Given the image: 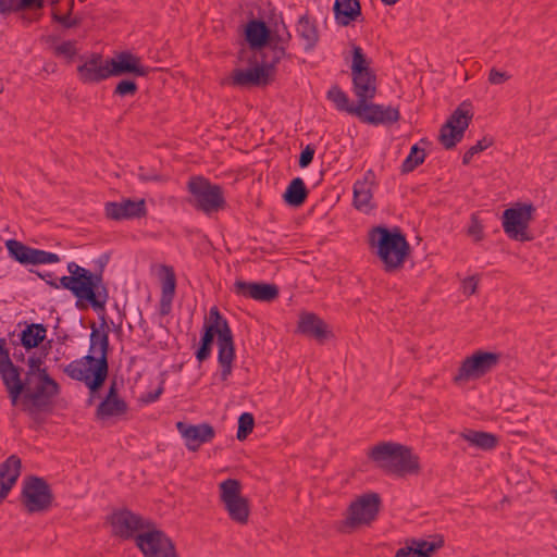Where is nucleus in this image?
I'll return each mask as SVG.
<instances>
[{
	"instance_id": "nucleus-1",
	"label": "nucleus",
	"mask_w": 557,
	"mask_h": 557,
	"mask_svg": "<svg viewBox=\"0 0 557 557\" xmlns=\"http://www.w3.org/2000/svg\"><path fill=\"white\" fill-rule=\"evenodd\" d=\"M109 299V289L85 300L98 313L100 325L95 322L90 324L89 351L86 356L73 360L64 368V373L72 380L84 382L89 389L91 404L96 394L103 386L108 373V354L110 349L109 325L106 319V304Z\"/></svg>"
},
{
	"instance_id": "nucleus-2",
	"label": "nucleus",
	"mask_w": 557,
	"mask_h": 557,
	"mask_svg": "<svg viewBox=\"0 0 557 557\" xmlns=\"http://www.w3.org/2000/svg\"><path fill=\"white\" fill-rule=\"evenodd\" d=\"M215 336L218 337V362L221 367L220 377L221 381L225 382L233 371L235 344L227 320L214 306L210 309L209 318L203 323L199 346L195 351V357L199 363L210 358Z\"/></svg>"
},
{
	"instance_id": "nucleus-3",
	"label": "nucleus",
	"mask_w": 557,
	"mask_h": 557,
	"mask_svg": "<svg viewBox=\"0 0 557 557\" xmlns=\"http://www.w3.org/2000/svg\"><path fill=\"white\" fill-rule=\"evenodd\" d=\"M369 458L387 474L397 476L416 475L420 473V458L408 446L382 442L373 446Z\"/></svg>"
},
{
	"instance_id": "nucleus-4",
	"label": "nucleus",
	"mask_w": 557,
	"mask_h": 557,
	"mask_svg": "<svg viewBox=\"0 0 557 557\" xmlns=\"http://www.w3.org/2000/svg\"><path fill=\"white\" fill-rule=\"evenodd\" d=\"M369 245L376 248V255L387 273L403 268L410 252L406 236L398 227L375 226L369 232Z\"/></svg>"
},
{
	"instance_id": "nucleus-5",
	"label": "nucleus",
	"mask_w": 557,
	"mask_h": 557,
	"mask_svg": "<svg viewBox=\"0 0 557 557\" xmlns=\"http://www.w3.org/2000/svg\"><path fill=\"white\" fill-rule=\"evenodd\" d=\"M25 385V396L22 409L34 421L39 422L41 412L49 413L53 409V399L60 394L59 383L49 373H42L29 379H22Z\"/></svg>"
},
{
	"instance_id": "nucleus-6",
	"label": "nucleus",
	"mask_w": 557,
	"mask_h": 557,
	"mask_svg": "<svg viewBox=\"0 0 557 557\" xmlns=\"http://www.w3.org/2000/svg\"><path fill=\"white\" fill-rule=\"evenodd\" d=\"M187 203L196 211L211 216L226 208L223 188L203 176H191L187 182Z\"/></svg>"
},
{
	"instance_id": "nucleus-7",
	"label": "nucleus",
	"mask_w": 557,
	"mask_h": 557,
	"mask_svg": "<svg viewBox=\"0 0 557 557\" xmlns=\"http://www.w3.org/2000/svg\"><path fill=\"white\" fill-rule=\"evenodd\" d=\"M370 60L360 46H352L351 79L352 91L357 97V104L372 101L377 91V78L370 67Z\"/></svg>"
},
{
	"instance_id": "nucleus-8",
	"label": "nucleus",
	"mask_w": 557,
	"mask_h": 557,
	"mask_svg": "<svg viewBox=\"0 0 557 557\" xmlns=\"http://www.w3.org/2000/svg\"><path fill=\"white\" fill-rule=\"evenodd\" d=\"M381 497L377 493H366L349 505L346 518L338 522L337 531L349 534L356 529L370 525L376 520L381 508Z\"/></svg>"
},
{
	"instance_id": "nucleus-9",
	"label": "nucleus",
	"mask_w": 557,
	"mask_h": 557,
	"mask_svg": "<svg viewBox=\"0 0 557 557\" xmlns=\"http://www.w3.org/2000/svg\"><path fill=\"white\" fill-rule=\"evenodd\" d=\"M48 482L40 476H26L22 484L21 503L28 513L48 511L53 503Z\"/></svg>"
},
{
	"instance_id": "nucleus-10",
	"label": "nucleus",
	"mask_w": 557,
	"mask_h": 557,
	"mask_svg": "<svg viewBox=\"0 0 557 557\" xmlns=\"http://www.w3.org/2000/svg\"><path fill=\"white\" fill-rule=\"evenodd\" d=\"M535 207L532 203L517 202L503 212V228L507 236L513 240L529 242L530 222L533 220Z\"/></svg>"
},
{
	"instance_id": "nucleus-11",
	"label": "nucleus",
	"mask_w": 557,
	"mask_h": 557,
	"mask_svg": "<svg viewBox=\"0 0 557 557\" xmlns=\"http://www.w3.org/2000/svg\"><path fill=\"white\" fill-rule=\"evenodd\" d=\"M220 499L231 520L246 524L249 519V502L242 495V484L236 479H226L219 484Z\"/></svg>"
},
{
	"instance_id": "nucleus-12",
	"label": "nucleus",
	"mask_w": 557,
	"mask_h": 557,
	"mask_svg": "<svg viewBox=\"0 0 557 557\" xmlns=\"http://www.w3.org/2000/svg\"><path fill=\"white\" fill-rule=\"evenodd\" d=\"M499 361L500 354L481 349L476 350L462 360L453 381L455 384L460 385L470 380L480 379L495 369Z\"/></svg>"
},
{
	"instance_id": "nucleus-13",
	"label": "nucleus",
	"mask_w": 557,
	"mask_h": 557,
	"mask_svg": "<svg viewBox=\"0 0 557 557\" xmlns=\"http://www.w3.org/2000/svg\"><path fill=\"white\" fill-rule=\"evenodd\" d=\"M0 377L12 406L22 403L26 393L22 381V369L12 362L5 338H0Z\"/></svg>"
},
{
	"instance_id": "nucleus-14",
	"label": "nucleus",
	"mask_w": 557,
	"mask_h": 557,
	"mask_svg": "<svg viewBox=\"0 0 557 557\" xmlns=\"http://www.w3.org/2000/svg\"><path fill=\"white\" fill-rule=\"evenodd\" d=\"M275 69L272 62L263 58L261 64L255 67L233 70L228 77L221 81V84L233 87L268 86L274 78Z\"/></svg>"
},
{
	"instance_id": "nucleus-15",
	"label": "nucleus",
	"mask_w": 557,
	"mask_h": 557,
	"mask_svg": "<svg viewBox=\"0 0 557 557\" xmlns=\"http://www.w3.org/2000/svg\"><path fill=\"white\" fill-rule=\"evenodd\" d=\"M144 557H178L173 541L161 530H147L135 536Z\"/></svg>"
},
{
	"instance_id": "nucleus-16",
	"label": "nucleus",
	"mask_w": 557,
	"mask_h": 557,
	"mask_svg": "<svg viewBox=\"0 0 557 557\" xmlns=\"http://www.w3.org/2000/svg\"><path fill=\"white\" fill-rule=\"evenodd\" d=\"M461 103L448 117L440 131V143L445 149H453L463 138L465 131L468 128L472 119V113L463 109Z\"/></svg>"
},
{
	"instance_id": "nucleus-17",
	"label": "nucleus",
	"mask_w": 557,
	"mask_h": 557,
	"mask_svg": "<svg viewBox=\"0 0 557 557\" xmlns=\"http://www.w3.org/2000/svg\"><path fill=\"white\" fill-rule=\"evenodd\" d=\"M73 271H77L75 298L77 299L76 306L79 307L81 301H85L108 290L107 284L103 282L102 270L99 272H91L90 270L81 265H75Z\"/></svg>"
},
{
	"instance_id": "nucleus-18",
	"label": "nucleus",
	"mask_w": 557,
	"mask_h": 557,
	"mask_svg": "<svg viewBox=\"0 0 557 557\" xmlns=\"http://www.w3.org/2000/svg\"><path fill=\"white\" fill-rule=\"evenodd\" d=\"M355 115L363 123L371 125H391L399 121L400 113L397 108L385 107L371 101L356 104Z\"/></svg>"
},
{
	"instance_id": "nucleus-19",
	"label": "nucleus",
	"mask_w": 557,
	"mask_h": 557,
	"mask_svg": "<svg viewBox=\"0 0 557 557\" xmlns=\"http://www.w3.org/2000/svg\"><path fill=\"white\" fill-rule=\"evenodd\" d=\"M150 71L149 66L143 64L141 58L131 51L117 52L110 59V77L122 75L146 77Z\"/></svg>"
},
{
	"instance_id": "nucleus-20",
	"label": "nucleus",
	"mask_w": 557,
	"mask_h": 557,
	"mask_svg": "<svg viewBox=\"0 0 557 557\" xmlns=\"http://www.w3.org/2000/svg\"><path fill=\"white\" fill-rule=\"evenodd\" d=\"M233 292L240 297L250 298L261 302H271L278 297L280 289L273 283L245 282L236 280Z\"/></svg>"
},
{
	"instance_id": "nucleus-21",
	"label": "nucleus",
	"mask_w": 557,
	"mask_h": 557,
	"mask_svg": "<svg viewBox=\"0 0 557 557\" xmlns=\"http://www.w3.org/2000/svg\"><path fill=\"white\" fill-rule=\"evenodd\" d=\"M106 216L113 221L141 219L147 215L145 199L107 202L104 207Z\"/></svg>"
},
{
	"instance_id": "nucleus-22",
	"label": "nucleus",
	"mask_w": 557,
	"mask_h": 557,
	"mask_svg": "<svg viewBox=\"0 0 557 557\" xmlns=\"http://www.w3.org/2000/svg\"><path fill=\"white\" fill-rule=\"evenodd\" d=\"M110 523L113 534L124 540L135 537V532L147 528L141 517L128 509L114 511L110 517Z\"/></svg>"
},
{
	"instance_id": "nucleus-23",
	"label": "nucleus",
	"mask_w": 557,
	"mask_h": 557,
	"mask_svg": "<svg viewBox=\"0 0 557 557\" xmlns=\"http://www.w3.org/2000/svg\"><path fill=\"white\" fill-rule=\"evenodd\" d=\"M176 429L185 440L187 449L191 451H197L202 444L211 442L215 436V431L209 423L193 425L178 421Z\"/></svg>"
},
{
	"instance_id": "nucleus-24",
	"label": "nucleus",
	"mask_w": 557,
	"mask_h": 557,
	"mask_svg": "<svg viewBox=\"0 0 557 557\" xmlns=\"http://www.w3.org/2000/svg\"><path fill=\"white\" fill-rule=\"evenodd\" d=\"M110 59L103 60L100 53H92L88 60L77 66L79 79L85 84L100 83L110 77Z\"/></svg>"
},
{
	"instance_id": "nucleus-25",
	"label": "nucleus",
	"mask_w": 557,
	"mask_h": 557,
	"mask_svg": "<svg viewBox=\"0 0 557 557\" xmlns=\"http://www.w3.org/2000/svg\"><path fill=\"white\" fill-rule=\"evenodd\" d=\"M271 41L268 44L273 54L270 60L275 66L281 62L282 59L289 57L287 53V47L292 40V34L281 17V24L275 23L271 27Z\"/></svg>"
},
{
	"instance_id": "nucleus-26",
	"label": "nucleus",
	"mask_w": 557,
	"mask_h": 557,
	"mask_svg": "<svg viewBox=\"0 0 557 557\" xmlns=\"http://www.w3.org/2000/svg\"><path fill=\"white\" fill-rule=\"evenodd\" d=\"M127 404L119 397L116 381L110 384L106 398L98 405L96 416L98 419H107L126 413Z\"/></svg>"
},
{
	"instance_id": "nucleus-27",
	"label": "nucleus",
	"mask_w": 557,
	"mask_h": 557,
	"mask_svg": "<svg viewBox=\"0 0 557 557\" xmlns=\"http://www.w3.org/2000/svg\"><path fill=\"white\" fill-rule=\"evenodd\" d=\"M22 461L16 455L0 463V504L8 496L21 474Z\"/></svg>"
},
{
	"instance_id": "nucleus-28",
	"label": "nucleus",
	"mask_w": 557,
	"mask_h": 557,
	"mask_svg": "<svg viewBox=\"0 0 557 557\" xmlns=\"http://www.w3.org/2000/svg\"><path fill=\"white\" fill-rule=\"evenodd\" d=\"M297 331L319 342H323L330 335L327 324L312 312H305L300 314Z\"/></svg>"
},
{
	"instance_id": "nucleus-29",
	"label": "nucleus",
	"mask_w": 557,
	"mask_h": 557,
	"mask_svg": "<svg viewBox=\"0 0 557 557\" xmlns=\"http://www.w3.org/2000/svg\"><path fill=\"white\" fill-rule=\"evenodd\" d=\"M271 27L262 20H250L245 27V39L252 50H260L271 41Z\"/></svg>"
},
{
	"instance_id": "nucleus-30",
	"label": "nucleus",
	"mask_w": 557,
	"mask_h": 557,
	"mask_svg": "<svg viewBox=\"0 0 557 557\" xmlns=\"http://www.w3.org/2000/svg\"><path fill=\"white\" fill-rule=\"evenodd\" d=\"M333 10L341 26H348L362 15L359 0H335Z\"/></svg>"
},
{
	"instance_id": "nucleus-31",
	"label": "nucleus",
	"mask_w": 557,
	"mask_h": 557,
	"mask_svg": "<svg viewBox=\"0 0 557 557\" xmlns=\"http://www.w3.org/2000/svg\"><path fill=\"white\" fill-rule=\"evenodd\" d=\"M374 178V173L369 170L366 173L363 181H358L354 185V205L358 210L368 211L373 208L372 200V182L369 178Z\"/></svg>"
},
{
	"instance_id": "nucleus-32",
	"label": "nucleus",
	"mask_w": 557,
	"mask_h": 557,
	"mask_svg": "<svg viewBox=\"0 0 557 557\" xmlns=\"http://www.w3.org/2000/svg\"><path fill=\"white\" fill-rule=\"evenodd\" d=\"M47 336V326L41 323H25V329L18 334V344L26 350L37 348Z\"/></svg>"
},
{
	"instance_id": "nucleus-33",
	"label": "nucleus",
	"mask_w": 557,
	"mask_h": 557,
	"mask_svg": "<svg viewBox=\"0 0 557 557\" xmlns=\"http://www.w3.org/2000/svg\"><path fill=\"white\" fill-rule=\"evenodd\" d=\"M297 35L305 41V50L311 51L319 41V32L314 21L307 14L299 17L296 28Z\"/></svg>"
},
{
	"instance_id": "nucleus-34",
	"label": "nucleus",
	"mask_w": 557,
	"mask_h": 557,
	"mask_svg": "<svg viewBox=\"0 0 557 557\" xmlns=\"http://www.w3.org/2000/svg\"><path fill=\"white\" fill-rule=\"evenodd\" d=\"M309 190L302 178L295 177L287 185L283 195L285 203L290 207L298 208L302 206L308 197Z\"/></svg>"
},
{
	"instance_id": "nucleus-35",
	"label": "nucleus",
	"mask_w": 557,
	"mask_h": 557,
	"mask_svg": "<svg viewBox=\"0 0 557 557\" xmlns=\"http://www.w3.org/2000/svg\"><path fill=\"white\" fill-rule=\"evenodd\" d=\"M460 436L471 445L485 451L492 450L498 445V437L488 432L466 430Z\"/></svg>"
},
{
	"instance_id": "nucleus-36",
	"label": "nucleus",
	"mask_w": 557,
	"mask_h": 557,
	"mask_svg": "<svg viewBox=\"0 0 557 557\" xmlns=\"http://www.w3.org/2000/svg\"><path fill=\"white\" fill-rule=\"evenodd\" d=\"M431 542L420 539H412L407 542L406 547H411L416 553L422 557H432V554L444 546V536L434 534L431 536Z\"/></svg>"
},
{
	"instance_id": "nucleus-37",
	"label": "nucleus",
	"mask_w": 557,
	"mask_h": 557,
	"mask_svg": "<svg viewBox=\"0 0 557 557\" xmlns=\"http://www.w3.org/2000/svg\"><path fill=\"white\" fill-rule=\"evenodd\" d=\"M9 256L21 264L27 265L32 262L33 247H29L16 239L5 242Z\"/></svg>"
},
{
	"instance_id": "nucleus-38",
	"label": "nucleus",
	"mask_w": 557,
	"mask_h": 557,
	"mask_svg": "<svg viewBox=\"0 0 557 557\" xmlns=\"http://www.w3.org/2000/svg\"><path fill=\"white\" fill-rule=\"evenodd\" d=\"M326 97L330 101H332L335 104L337 110L355 115L354 110L356 109V104L349 103L348 96L341 89L339 86H332L329 89Z\"/></svg>"
},
{
	"instance_id": "nucleus-39",
	"label": "nucleus",
	"mask_w": 557,
	"mask_h": 557,
	"mask_svg": "<svg viewBox=\"0 0 557 557\" xmlns=\"http://www.w3.org/2000/svg\"><path fill=\"white\" fill-rule=\"evenodd\" d=\"M425 151L423 148H420L418 144L413 145L410 149L409 154L404 160L400 166V171L403 174H408L414 171L420 164H422L425 160Z\"/></svg>"
},
{
	"instance_id": "nucleus-40",
	"label": "nucleus",
	"mask_w": 557,
	"mask_h": 557,
	"mask_svg": "<svg viewBox=\"0 0 557 557\" xmlns=\"http://www.w3.org/2000/svg\"><path fill=\"white\" fill-rule=\"evenodd\" d=\"M26 366L27 370L25 371L23 379H32L36 375L48 373V369L45 366V356L38 355L36 352L28 356L26 360Z\"/></svg>"
},
{
	"instance_id": "nucleus-41",
	"label": "nucleus",
	"mask_w": 557,
	"mask_h": 557,
	"mask_svg": "<svg viewBox=\"0 0 557 557\" xmlns=\"http://www.w3.org/2000/svg\"><path fill=\"white\" fill-rule=\"evenodd\" d=\"M75 265H78L76 262L72 261L67 263V271L70 275H64L60 278V283L55 282H48V284L54 288L63 287L64 289H67L72 293V295L75 297V289H76V278H77V271H73V268Z\"/></svg>"
},
{
	"instance_id": "nucleus-42",
	"label": "nucleus",
	"mask_w": 557,
	"mask_h": 557,
	"mask_svg": "<svg viewBox=\"0 0 557 557\" xmlns=\"http://www.w3.org/2000/svg\"><path fill=\"white\" fill-rule=\"evenodd\" d=\"M164 275L161 280V295L174 297L176 288V276L174 269L170 265H162Z\"/></svg>"
},
{
	"instance_id": "nucleus-43",
	"label": "nucleus",
	"mask_w": 557,
	"mask_h": 557,
	"mask_svg": "<svg viewBox=\"0 0 557 557\" xmlns=\"http://www.w3.org/2000/svg\"><path fill=\"white\" fill-rule=\"evenodd\" d=\"M255 426V418L250 412H244L238 418V429L236 437L238 441H244L252 432Z\"/></svg>"
},
{
	"instance_id": "nucleus-44",
	"label": "nucleus",
	"mask_w": 557,
	"mask_h": 557,
	"mask_svg": "<svg viewBox=\"0 0 557 557\" xmlns=\"http://www.w3.org/2000/svg\"><path fill=\"white\" fill-rule=\"evenodd\" d=\"M494 144V140L492 137H483L482 139L478 140L475 145L471 146L463 154L462 157V164L468 165L473 156L484 151L488 147H491Z\"/></svg>"
},
{
	"instance_id": "nucleus-45",
	"label": "nucleus",
	"mask_w": 557,
	"mask_h": 557,
	"mask_svg": "<svg viewBox=\"0 0 557 557\" xmlns=\"http://www.w3.org/2000/svg\"><path fill=\"white\" fill-rule=\"evenodd\" d=\"M137 91H138L137 83L134 79L124 78L116 84V86L113 90V96H119V97L131 96V97H133L137 94Z\"/></svg>"
},
{
	"instance_id": "nucleus-46",
	"label": "nucleus",
	"mask_w": 557,
	"mask_h": 557,
	"mask_svg": "<svg viewBox=\"0 0 557 557\" xmlns=\"http://www.w3.org/2000/svg\"><path fill=\"white\" fill-rule=\"evenodd\" d=\"M60 261V257L54 252H49L46 250L33 249L32 253V262L30 264H47V263H57Z\"/></svg>"
},
{
	"instance_id": "nucleus-47",
	"label": "nucleus",
	"mask_w": 557,
	"mask_h": 557,
	"mask_svg": "<svg viewBox=\"0 0 557 557\" xmlns=\"http://www.w3.org/2000/svg\"><path fill=\"white\" fill-rule=\"evenodd\" d=\"M55 57H64L67 60H72L77 54L76 41L66 40L58 45L53 49Z\"/></svg>"
},
{
	"instance_id": "nucleus-48",
	"label": "nucleus",
	"mask_w": 557,
	"mask_h": 557,
	"mask_svg": "<svg viewBox=\"0 0 557 557\" xmlns=\"http://www.w3.org/2000/svg\"><path fill=\"white\" fill-rule=\"evenodd\" d=\"M467 234L472 237L474 242H481L484 238L483 225L476 213L471 214Z\"/></svg>"
},
{
	"instance_id": "nucleus-49",
	"label": "nucleus",
	"mask_w": 557,
	"mask_h": 557,
	"mask_svg": "<svg viewBox=\"0 0 557 557\" xmlns=\"http://www.w3.org/2000/svg\"><path fill=\"white\" fill-rule=\"evenodd\" d=\"M74 5V1L71 0V8H73ZM71 10L70 9V12L67 14H58L55 12L52 13V20L59 24H61L64 28H73V27H76L81 24V20L79 18H72L71 17Z\"/></svg>"
},
{
	"instance_id": "nucleus-50",
	"label": "nucleus",
	"mask_w": 557,
	"mask_h": 557,
	"mask_svg": "<svg viewBox=\"0 0 557 557\" xmlns=\"http://www.w3.org/2000/svg\"><path fill=\"white\" fill-rule=\"evenodd\" d=\"M315 148L313 145H307L299 156L298 164L300 168H307L313 160Z\"/></svg>"
},
{
	"instance_id": "nucleus-51",
	"label": "nucleus",
	"mask_w": 557,
	"mask_h": 557,
	"mask_svg": "<svg viewBox=\"0 0 557 557\" xmlns=\"http://www.w3.org/2000/svg\"><path fill=\"white\" fill-rule=\"evenodd\" d=\"M20 0H0V14L9 15L13 12H20Z\"/></svg>"
},
{
	"instance_id": "nucleus-52",
	"label": "nucleus",
	"mask_w": 557,
	"mask_h": 557,
	"mask_svg": "<svg viewBox=\"0 0 557 557\" xmlns=\"http://www.w3.org/2000/svg\"><path fill=\"white\" fill-rule=\"evenodd\" d=\"M510 78V75L507 72L499 71L495 67L490 70L488 73V82L493 85H500L507 82Z\"/></svg>"
},
{
	"instance_id": "nucleus-53",
	"label": "nucleus",
	"mask_w": 557,
	"mask_h": 557,
	"mask_svg": "<svg viewBox=\"0 0 557 557\" xmlns=\"http://www.w3.org/2000/svg\"><path fill=\"white\" fill-rule=\"evenodd\" d=\"M163 392H164V381H162L160 383V385L158 386V388L156 391L148 392V393L144 394L141 396V401L145 404L154 403L160 398V396L162 395Z\"/></svg>"
},
{
	"instance_id": "nucleus-54",
	"label": "nucleus",
	"mask_w": 557,
	"mask_h": 557,
	"mask_svg": "<svg viewBox=\"0 0 557 557\" xmlns=\"http://www.w3.org/2000/svg\"><path fill=\"white\" fill-rule=\"evenodd\" d=\"M479 280L475 276H469L462 282L463 294L470 296L476 292Z\"/></svg>"
},
{
	"instance_id": "nucleus-55",
	"label": "nucleus",
	"mask_w": 557,
	"mask_h": 557,
	"mask_svg": "<svg viewBox=\"0 0 557 557\" xmlns=\"http://www.w3.org/2000/svg\"><path fill=\"white\" fill-rule=\"evenodd\" d=\"M174 297L161 295L159 304V312L161 315L170 314L172 310V301Z\"/></svg>"
},
{
	"instance_id": "nucleus-56",
	"label": "nucleus",
	"mask_w": 557,
	"mask_h": 557,
	"mask_svg": "<svg viewBox=\"0 0 557 557\" xmlns=\"http://www.w3.org/2000/svg\"><path fill=\"white\" fill-rule=\"evenodd\" d=\"M20 8H22V11L26 9H42L44 4L41 0H20Z\"/></svg>"
},
{
	"instance_id": "nucleus-57",
	"label": "nucleus",
	"mask_w": 557,
	"mask_h": 557,
	"mask_svg": "<svg viewBox=\"0 0 557 557\" xmlns=\"http://www.w3.org/2000/svg\"><path fill=\"white\" fill-rule=\"evenodd\" d=\"M12 345L14 346L13 348V358L17 361V362H26V359H25V354L23 352V350L20 348V344L16 342V341H12Z\"/></svg>"
},
{
	"instance_id": "nucleus-58",
	"label": "nucleus",
	"mask_w": 557,
	"mask_h": 557,
	"mask_svg": "<svg viewBox=\"0 0 557 557\" xmlns=\"http://www.w3.org/2000/svg\"><path fill=\"white\" fill-rule=\"evenodd\" d=\"M395 557H422L419 555V553H416L411 547H401L399 548Z\"/></svg>"
},
{
	"instance_id": "nucleus-59",
	"label": "nucleus",
	"mask_w": 557,
	"mask_h": 557,
	"mask_svg": "<svg viewBox=\"0 0 557 557\" xmlns=\"http://www.w3.org/2000/svg\"><path fill=\"white\" fill-rule=\"evenodd\" d=\"M139 177L144 182L158 181L159 180L158 175H150V174H147V175L146 174H139Z\"/></svg>"
},
{
	"instance_id": "nucleus-60",
	"label": "nucleus",
	"mask_w": 557,
	"mask_h": 557,
	"mask_svg": "<svg viewBox=\"0 0 557 557\" xmlns=\"http://www.w3.org/2000/svg\"><path fill=\"white\" fill-rule=\"evenodd\" d=\"M36 273H37V275H38L40 278H42V280H44V281H46L47 283H48V282H51V281L49 280V278H51V277H52V273H51V272H48V273H46V274H41V273H39V272H36Z\"/></svg>"
},
{
	"instance_id": "nucleus-61",
	"label": "nucleus",
	"mask_w": 557,
	"mask_h": 557,
	"mask_svg": "<svg viewBox=\"0 0 557 557\" xmlns=\"http://www.w3.org/2000/svg\"><path fill=\"white\" fill-rule=\"evenodd\" d=\"M385 5H394L396 4L399 0H381Z\"/></svg>"
},
{
	"instance_id": "nucleus-62",
	"label": "nucleus",
	"mask_w": 557,
	"mask_h": 557,
	"mask_svg": "<svg viewBox=\"0 0 557 557\" xmlns=\"http://www.w3.org/2000/svg\"><path fill=\"white\" fill-rule=\"evenodd\" d=\"M3 89H4V85H3L2 79L0 78V94L3 91Z\"/></svg>"
},
{
	"instance_id": "nucleus-63",
	"label": "nucleus",
	"mask_w": 557,
	"mask_h": 557,
	"mask_svg": "<svg viewBox=\"0 0 557 557\" xmlns=\"http://www.w3.org/2000/svg\"><path fill=\"white\" fill-rule=\"evenodd\" d=\"M421 143L422 144H428V140L426 139H421Z\"/></svg>"
},
{
	"instance_id": "nucleus-64",
	"label": "nucleus",
	"mask_w": 557,
	"mask_h": 557,
	"mask_svg": "<svg viewBox=\"0 0 557 557\" xmlns=\"http://www.w3.org/2000/svg\"><path fill=\"white\" fill-rule=\"evenodd\" d=\"M59 0H53L52 3H57Z\"/></svg>"
}]
</instances>
